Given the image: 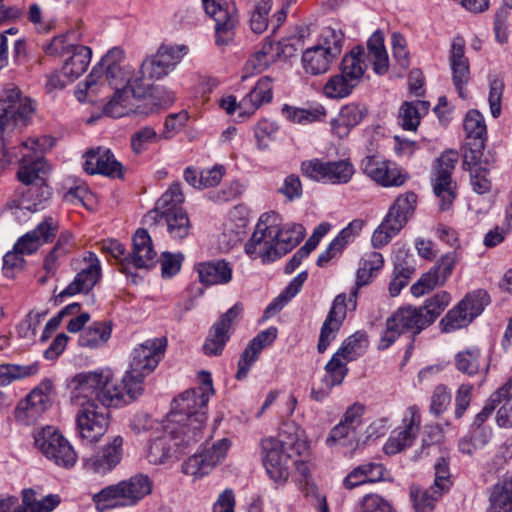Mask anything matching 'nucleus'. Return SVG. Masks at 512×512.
Returning <instances> with one entry per match:
<instances>
[{
  "label": "nucleus",
  "instance_id": "7c9ffc66",
  "mask_svg": "<svg viewBox=\"0 0 512 512\" xmlns=\"http://www.w3.org/2000/svg\"><path fill=\"white\" fill-rule=\"evenodd\" d=\"M50 407V396L42 389L32 390L16 409V418L26 424L34 423Z\"/></svg>",
  "mask_w": 512,
  "mask_h": 512
},
{
  "label": "nucleus",
  "instance_id": "9d476101",
  "mask_svg": "<svg viewBox=\"0 0 512 512\" xmlns=\"http://www.w3.org/2000/svg\"><path fill=\"white\" fill-rule=\"evenodd\" d=\"M123 57L124 54L121 49L113 48L109 50L86 77V88L91 89L97 85L104 86L108 84L115 89V92H117V89H121L120 86L126 84L129 78V73L121 67Z\"/></svg>",
  "mask_w": 512,
  "mask_h": 512
},
{
  "label": "nucleus",
  "instance_id": "58836bf2",
  "mask_svg": "<svg viewBox=\"0 0 512 512\" xmlns=\"http://www.w3.org/2000/svg\"><path fill=\"white\" fill-rule=\"evenodd\" d=\"M417 205V195L408 191L400 194L390 206L385 218L402 229L414 214Z\"/></svg>",
  "mask_w": 512,
  "mask_h": 512
},
{
  "label": "nucleus",
  "instance_id": "680f3d73",
  "mask_svg": "<svg viewBox=\"0 0 512 512\" xmlns=\"http://www.w3.org/2000/svg\"><path fill=\"white\" fill-rule=\"evenodd\" d=\"M273 98V84L269 76L261 77L254 88L247 95L254 109L259 108L264 103H269Z\"/></svg>",
  "mask_w": 512,
  "mask_h": 512
},
{
  "label": "nucleus",
  "instance_id": "6e6552de",
  "mask_svg": "<svg viewBox=\"0 0 512 512\" xmlns=\"http://www.w3.org/2000/svg\"><path fill=\"white\" fill-rule=\"evenodd\" d=\"M428 326V321L419 307L402 306L387 319L386 329L382 333L378 348L387 349L400 334L409 332L418 335Z\"/></svg>",
  "mask_w": 512,
  "mask_h": 512
},
{
  "label": "nucleus",
  "instance_id": "39448f33",
  "mask_svg": "<svg viewBox=\"0 0 512 512\" xmlns=\"http://www.w3.org/2000/svg\"><path fill=\"white\" fill-rule=\"evenodd\" d=\"M458 159V152L449 149L444 151L433 164L431 184L435 196L440 200L441 211L449 210L457 195V184L452 179V173Z\"/></svg>",
  "mask_w": 512,
  "mask_h": 512
},
{
  "label": "nucleus",
  "instance_id": "c85d7f7f",
  "mask_svg": "<svg viewBox=\"0 0 512 512\" xmlns=\"http://www.w3.org/2000/svg\"><path fill=\"white\" fill-rule=\"evenodd\" d=\"M101 277V266L98 258H89L86 266L75 276L74 280L55 298V301H62L65 296H74L78 293L89 292Z\"/></svg>",
  "mask_w": 512,
  "mask_h": 512
},
{
  "label": "nucleus",
  "instance_id": "aec40b11",
  "mask_svg": "<svg viewBox=\"0 0 512 512\" xmlns=\"http://www.w3.org/2000/svg\"><path fill=\"white\" fill-rule=\"evenodd\" d=\"M421 415L416 405L406 409L402 419V427L392 432L383 450L387 455H395L411 446L419 433Z\"/></svg>",
  "mask_w": 512,
  "mask_h": 512
},
{
  "label": "nucleus",
  "instance_id": "9b49d317",
  "mask_svg": "<svg viewBox=\"0 0 512 512\" xmlns=\"http://www.w3.org/2000/svg\"><path fill=\"white\" fill-rule=\"evenodd\" d=\"M280 438L268 437L261 442L262 461L269 477L275 482H285L289 477V450L293 444Z\"/></svg>",
  "mask_w": 512,
  "mask_h": 512
},
{
  "label": "nucleus",
  "instance_id": "dca6fc26",
  "mask_svg": "<svg viewBox=\"0 0 512 512\" xmlns=\"http://www.w3.org/2000/svg\"><path fill=\"white\" fill-rule=\"evenodd\" d=\"M230 445V441L223 438L214 442L210 447L203 448L182 464V472L195 479L208 475L216 465L225 459Z\"/></svg>",
  "mask_w": 512,
  "mask_h": 512
},
{
  "label": "nucleus",
  "instance_id": "4c0bfd02",
  "mask_svg": "<svg viewBox=\"0 0 512 512\" xmlns=\"http://www.w3.org/2000/svg\"><path fill=\"white\" fill-rule=\"evenodd\" d=\"M367 62L368 54L366 49L361 46L354 47L343 57L340 72L358 85L368 68Z\"/></svg>",
  "mask_w": 512,
  "mask_h": 512
},
{
  "label": "nucleus",
  "instance_id": "e433bc0d",
  "mask_svg": "<svg viewBox=\"0 0 512 512\" xmlns=\"http://www.w3.org/2000/svg\"><path fill=\"white\" fill-rule=\"evenodd\" d=\"M335 52L336 48H332V51H324L318 45L307 48L302 55L304 70L312 75L326 73L335 60Z\"/></svg>",
  "mask_w": 512,
  "mask_h": 512
},
{
  "label": "nucleus",
  "instance_id": "603ef678",
  "mask_svg": "<svg viewBox=\"0 0 512 512\" xmlns=\"http://www.w3.org/2000/svg\"><path fill=\"white\" fill-rule=\"evenodd\" d=\"M415 273V266L407 258H397L394 263V276L389 284V292L392 297L400 294Z\"/></svg>",
  "mask_w": 512,
  "mask_h": 512
},
{
  "label": "nucleus",
  "instance_id": "f704fd0d",
  "mask_svg": "<svg viewBox=\"0 0 512 512\" xmlns=\"http://www.w3.org/2000/svg\"><path fill=\"white\" fill-rule=\"evenodd\" d=\"M184 202V195L178 182L173 183L157 200L155 207L146 215V221H158V216L184 211L180 205Z\"/></svg>",
  "mask_w": 512,
  "mask_h": 512
},
{
  "label": "nucleus",
  "instance_id": "4d7b16f0",
  "mask_svg": "<svg viewBox=\"0 0 512 512\" xmlns=\"http://www.w3.org/2000/svg\"><path fill=\"white\" fill-rule=\"evenodd\" d=\"M466 137L472 141H486L487 127L483 115L475 109L467 112L464 123Z\"/></svg>",
  "mask_w": 512,
  "mask_h": 512
},
{
  "label": "nucleus",
  "instance_id": "f257e3e1",
  "mask_svg": "<svg viewBox=\"0 0 512 512\" xmlns=\"http://www.w3.org/2000/svg\"><path fill=\"white\" fill-rule=\"evenodd\" d=\"M70 401L76 408L75 432L86 443L98 442L109 426V407L130 403L110 369L76 374L70 380Z\"/></svg>",
  "mask_w": 512,
  "mask_h": 512
},
{
  "label": "nucleus",
  "instance_id": "69168bd1",
  "mask_svg": "<svg viewBox=\"0 0 512 512\" xmlns=\"http://www.w3.org/2000/svg\"><path fill=\"white\" fill-rule=\"evenodd\" d=\"M272 7V0L259 1L250 17V28L254 33L261 34L268 28V14Z\"/></svg>",
  "mask_w": 512,
  "mask_h": 512
},
{
  "label": "nucleus",
  "instance_id": "338daca9",
  "mask_svg": "<svg viewBox=\"0 0 512 512\" xmlns=\"http://www.w3.org/2000/svg\"><path fill=\"white\" fill-rule=\"evenodd\" d=\"M161 138V135H158L152 127L146 126L132 134L131 148L136 154H139L145 151L150 144L157 143Z\"/></svg>",
  "mask_w": 512,
  "mask_h": 512
},
{
  "label": "nucleus",
  "instance_id": "ddd939ff",
  "mask_svg": "<svg viewBox=\"0 0 512 512\" xmlns=\"http://www.w3.org/2000/svg\"><path fill=\"white\" fill-rule=\"evenodd\" d=\"M301 171L310 179L331 184H346L355 173L353 164L347 159L326 162L319 159L304 161Z\"/></svg>",
  "mask_w": 512,
  "mask_h": 512
},
{
  "label": "nucleus",
  "instance_id": "49530a36",
  "mask_svg": "<svg viewBox=\"0 0 512 512\" xmlns=\"http://www.w3.org/2000/svg\"><path fill=\"white\" fill-rule=\"evenodd\" d=\"M307 277L308 274L306 271H302L294 277L286 288L266 307L265 315L271 317L280 312L288 302L299 293Z\"/></svg>",
  "mask_w": 512,
  "mask_h": 512
},
{
  "label": "nucleus",
  "instance_id": "c756f323",
  "mask_svg": "<svg viewBox=\"0 0 512 512\" xmlns=\"http://www.w3.org/2000/svg\"><path fill=\"white\" fill-rule=\"evenodd\" d=\"M276 233L274 240L276 245V256H283L290 253L304 239L306 229L301 224L291 223L282 224V218L274 212Z\"/></svg>",
  "mask_w": 512,
  "mask_h": 512
},
{
  "label": "nucleus",
  "instance_id": "a878e982",
  "mask_svg": "<svg viewBox=\"0 0 512 512\" xmlns=\"http://www.w3.org/2000/svg\"><path fill=\"white\" fill-rule=\"evenodd\" d=\"M178 431V426H173L166 421L163 433L150 442L147 459L151 464H163L172 456V452H178L176 445L183 443V440L179 441Z\"/></svg>",
  "mask_w": 512,
  "mask_h": 512
},
{
  "label": "nucleus",
  "instance_id": "4be33fe9",
  "mask_svg": "<svg viewBox=\"0 0 512 512\" xmlns=\"http://www.w3.org/2000/svg\"><path fill=\"white\" fill-rule=\"evenodd\" d=\"M243 307L236 303L220 319L214 323L203 345V351L208 356H218L230 338L229 330L232 322L242 313Z\"/></svg>",
  "mask_w": 512,
  "mask_h": 512
},
{
  "label": "nucleus",
  "instance_id": "6ab92c4d",
  "mask_svg": "<svg viewBox=\"0 0 512 512\" xmlns=\"http://www.w3.org/2000/svg\"><path fill=\"white\" fill-rule=\"evenodd\" d=\"M275 225L274 211L263 213L259 217L250 239L245 244V252L257 256H276L273 237L277 231Z\"/></svg>",
  "mask_w": 512,
  "mask_h": 512
},
{
  "label": "nucleus",
  "instance_id": "bf43d9fd",
  "mask_svg": "<svg viewBox=\"0 0 512 512\" xmlns=\"http://www.w3.org/2000/svg\"><path fill=\"white\" fill-rule=\"evenodd\" d=\"M451 296L445 291L435 294L430 299L426 300L420 310L428 321L429 326L436 320V318L444 311L450 303Z\"/></svg>",
  "mask_w": 512,
  "mask_h": 512
},
{
  "label": "nucleus",
  "instance_id": "7ed1b4c3",
  "mask_svg": "<svg viewBox=\"0 0 512 512\" xmlns=\"http://www.w3.org/2000/svg\"><path fill=\"white\" fill-rule=\"evenodd\" d=\"M166 339H148L134 348L130 368L118 385L128 401H133L143 393L144 378L158 366L164 356Z\"/></svg>",
  "mask_w": 512,
  "mask_h": 512
},
{
  "label": "nucleus",
  "instance_id": "c03bdc74",
  "mask_svg": "<svg viewBox=\"0 0 512 512\" xmlns=\"http://www.w3.org/2000/svg\"><path fill=\"white\" fill-rule=\"evenodd\" d=\"M275 43L269 38L265 39L261 48L252 54L245 63V71L247 73H260L266 70L271 64L278 60V52Z\"/></svg>",
  "mask_w": 512,
  "mask_h": 512
},
{
  "label": "nucleus",
  "instance_id": "5fc2aeb1",
  "mask_svg": "<svg viewBox=\"0 0 512 512\" xmlns=\"http://www.w3.org/2000/svg\"><path fill=\"white\" fill-rule=\"evenodd\" d=\"M347 363L339 355L333 354L325 366V375L322 379L327 390L343 382L348 372Z\"/></svg>",
  "mask_w": 512,
  "mask_h": 512
},
{
  "label": "nucleus",
  "instance_id": "2eb2a0df",
  "mask_svg": "<svg viewBox=\"0 0 512 512\" xmlns=\"http://www.w3.org/2000/svg\"><path fill=\"white\" fill-rule=\"evenodd\" d=\"M205 12L215 21V36L218 46L230 43L239 22L235 5L225 0H202Z\"/></svg>",
  "mask_w": 512,
  "mask_h": 512
},
{
  "label": "nucleus",
  "instance_id": "774afa93",
  "mask_svg": "<svg viewBox=\"0 0 512 512\" xmlns=\"http://www.w3.org/2000/svg\"><path fill=\"white\" fill-rule=\"evenodd\" d=\"M485 141L467 142L463 148V168L473 170L480 168L479 164L483 156Z\"/></svg>",
  "mask_w": 512,
  "mask_h": 512
},
{
  "label": "nucleus",
  "instance_id": "a211bd4d",
  "mask_svg": "<svg viewBox=\"0 0 512 512\" xmlns=\"http://www.w3.org/2000/svg\"><path fill=\"white\" fill-rule=\"evenodd\" d=\"M124 440L117 435L103 444L90 457L83 459L84 469L92 474L105 476L110 474L121 463L124 456Z\"/></svg>",
  "mask_w": 512,
  "mask_h": 512
},
{
  "label": "nucleus",
  "instance_id": "f03ea898",
  "mask_svg": "<svg viewBox=\"0 0 512 512\" xmlns=\"http://www.w3.org/2000/svg\"><path fill=\"white\" fill-rule=\"evenodd\" d=\"M201 385L188 389L181 393L173 401V407L167 417V422L173 426L181 420H189L192 424L190 440H195L200 433V427H204L207 414V403L214 393L211 375L208 372L200 373Z\"/></svg>",
  "mask_w": 512,
  "mask_h": 512
},
{
  "label": "nucleus",
  "instance_id": "4468645a",
  "mask_svg": "<svg viewBox=\"0 0 512 512\" xmlns=\"http://www.w3.org/2000/svg\"><path fill=\"white\" fill-rule=\"evenodd\" d=\"M188 47L184 44H162L155 55L142 62L140 73L148 79H161L168 75L188 53Z\"/></svg>",
  "mask_w": 512,
  "mask_h": 512
},
{
  "label": "nucleus",
  "instance_id": "473e14b6",
  "mask_svg": "<svg viewBox=\"0 0 512 512\" xmlns=\"http://www.w3.org/2000/svg\"><path fill=\"white\" fill-rule=\"evenodd\" d=\"M195 270L205 286L227 284L232 279V268L224 259L197 263Z\"/></svg>",
  "mask_w": 512,
  "mask_h": 512
},
{
  "label": "nucleus",
  "instance_id": "412c9836",
  "mask_svg": "<svg viewBox=\"0 0 512 512\" xmlns=\"http://www.w3.org/2000/svg\"><path fill=\"white\" fill-rule=\"evenodd\" d=\"M348 309H352L349 298L346 294H338L330 308V311L321 327L317 350L324 353L329 344L335 339L336 333L339 331L343 321L346 318Z\"/></svg>",
  "mask_w": 512,
  "mask_h": 512
},
{
  "label": "nucleus",
  "instance_id": "37998d69",
  "mask_svg": "<svg viewBox=\"0 0 512 512\" xmlns=\"http://www.w3.org/2000/svg\"><path fill=\"white\" fill-rule=\"evenodd\" d=\"M363 226L364 221L361 219H354L351 221L328 244L323 256H336L338 254H342L346 247L356 240Z\"/></svg>",
  "mask_w": 512,
  "mask_h": 512
},
{
  "label": "nucleus",
  "instance_id": "0e129e2a",
  "mask_svg": "<svg viewBox=\"0 0 512 512\" xmlns=\"http://www.w3.org/2000/svg\"><path fill=\"white\" fill-rule=\"evenodd\" d=\"M367 345V334L364 331H357L346 338L335 354L349 362L357 351Z\"/></svg>",
  "mask_w": 512,
  "mask_h": 512
},
{
  "label": "nucleus",
  "instance_id": "a19ab883",
  "mask_svg": "<svg viewBox=\"0 0 512 512\" xmlns=\"http://www.w3.org/2000/svg\"><path fill=\"white\" fill-rule=\"evenodd\" d=\"M112 328L107 322H93L79 335L78 345L86 349H97L103 346L111 337Z\"/></svg>",
  "mask_w": 512,
  "mask_h": 512
},
{
  "label": "nucleus",
  "instance_id": "8fccbe9b",
  "mask_svg": "<svg viewBox=\"0 0 512 512\" xmlns=\"http://www.w3.org/2000/svg\"><path fill=\"white\" fill-rule=\"evenodd\" d=\"M281 111L286 119L296 124L321 121L326 116V110L321 105L305 109L285 104Z\"/></svg>",
  "mask_w": 512,
  "mask_h": 512
},
{
  "label": "nucleus",
  "instance_id": "f3484780",
  "mask_svg": "<svg viewBox=\"0 0 512 512\" xmlns=\"http://www.w3.org/2000/svg\"><path fill=\"white\" fill-rule=\"evenodd\" d=\"M360 168L367 177L385 188L400 187L408 179V175L396 163L377 155L366 156Z\"/></svg>",
  "mask_w": 512,
  "mask_h": 512
},
{
  "label": "nucleus",
  "instance_id": "5701e85b",
  "mask_svg": "<svg viewBox=\"0 0 512 512\" xmlns=\"http://www.w3.org/2000/svg\"><path fill=\"white\" fill-rule=\"evenodd\" d=\"M31 150L34 156L23 154L20 161V167L17 172L18 180L27 187L32 185L46 184V175L50 171L49 165L43 156L37 154V148L40 147L39 140H31Z\"/></svg>",
  "mask_w": 512,
  "mask_h": 512
},
{
  "label": "nucleus",
  "instance_id": "b1692460",
  "mask_svg": "<svg viewBox=\"0 0 512 512\" xmlns=\"http://www.w3.org/2000/svg\"><path fill=\"white\" fill-rule=\"evenodd\" d=\"M453 84L462 99H466L465 86L470 80L469 60L465 57V41L462 37L454 38L449 55Z\"/></svg>",
  "mask_w": 512,
  "mask_h": 512
},
{
  "label": "nucleus",
  "instance_id": "423d86ee",
  "mask_svg": "<svg viewBox=\"0 0 512 512\" xmlns=\"http://www.w3.org/2000/svg\"><path fill=\"white\" fill-rule=\"evenodd\" d=\"M34 442L37 449L59 467L70 469L77 462L78 456L73 446L55 427L42 428L35 434Z\"/></svg>",
  "mask_w": 512,
  "mask_h": 512
},
{
  "label": "nucleus",
  "instance_id": "72a5a7b5",
  "mask_svg": "<svg viewBox=\"0 0 512 512\" xmlns=\"http://www.w3.org/2000/svg\"><path fill=\"white\" fill-rule=\"evenodd\" d=\"M367 115L364 105L350 103L343 106L337 118L331 122L332 132L339 138L346 137L350 130L360 124Z\"/></svg>",
  "mask_w": 512,
  "mask_h": 512
},
{
  "label": "nucleus",
  "instance_id": "6e6d98bb",
  "mask_svg": "<svg viewBox=\"0 0 512 512\" xmlns=\"http://www.w3.org/2000/svg\"><path fill=\"white\" fill-rule=\"evenodd\" d=\"M356 86V83L340 72L328 79L323 87V93L331 99H342L349 96Z\"/></svg>",
  "mask_w": 512,
  "mask_h": 512
},
{
  "label": "nucleus",
  "instance_id": "393cba45",
  "mask_svg": "<svg viewBox=\"0 0 512 512\" xmlns=\"http://www.w3.org/2000/svg\"><path fill=\"white\" fill-rule=\"evenodd\" d=\"M85 171L91 175L101 174L111 178H122L123 167L109 149L97 147L85 153Z\"/></svg>",
  "mask_w": 512,
  "mask_h": 512
},
{
  "label": "nucleus",
  "instance_id": "864d4df0",
  "mask_svg": "<svg viewBox=\"0 0 512 512\" xmlns=\"http://www.w3.org/2000/svg\"><path fill=\"white\" fill-rule=\"evenodd\" d=\"M162 220L167 225V230L171 237L175 239H183L189 234L191 223L185 211H179L176 213L171 212L158 216V221L156 223Z\"/></svg>",
  "mask_w": 512,
  "mask_h": 512
},
{
  "label": "nucleus",
  "instance_id": "79ce46f5",
  "mask_svg": "<svg viewBox=\"0 0 512 512\" xmlns=\"http://www.w3.org/2000/svg\"><path fill=\"white\" fill-rule=\"evenodd\" d=\"M368 60L373 62V70L378 75L385 74L389 69L388 54L384 46V35L375 31L367 41Z\"/></svg>",
  "mask_w": 512,
  "mask_h": 512
},
{
  "label": "nucleus",
  "instance_id": "09e8293b",
  "mask_svg": "<svg viewBox=\"0 0 512 512\" xmlns=\"http://www.w3.org/2000/svg\"><path fill=\"white\" fill-rule=\"evenodd\" d=\"M443 493L434 485L429 488L412 485L410 488V497L416 512H433L435 503Z\"/></svg>",
  "mask_w": 512,
  "mask_h": 512
},
{
  "label": "nucleus",
  "instance_id": "bb28decb",
  "mask_svg": "<svg viewBox=\"0 0 512 512\" xmlns=\"http://www.w3.org/2000/svg\"><path fill=\"white\" fill-rule=\"evenodd\" d=\"M454 266L453 258H440L428 272L422 274L418 281L411 286L412 295L421 297L437 286L444 285Z\"/></svg>",
  "mask_w": 512,
  "mask_h": 512
},
{
  "label": "nucleus",
  "instance_id": "de8ad7c7",
  "mask_svg": "<svg viewBox=\"0 0 512 512\" xmlns=\"http://www.w3.org/2000/svg\"><path fill=\"white\" fill-rule=\"evenodd\" d=\"M487 512H512V478L492 487Z\"/></svg>",
  "mask_w": 512,
  "mask_h": 512
},
{
  "label": "nucleus",
  "instance_id": "1a4fd4ad",
  "mask_svg": "<svg viewBox=\"0 0 512 512\" xmlns=\"http://www.w3.org/2000/svg\"><path fill=\"white\" fill-rule=\"evenodd\" d=\"M490 303V296L483 289L468 293L440 321L442 331L449 333L467 327Z\"/></svg>",
  "mask_w": 512,
  "mask_h": 512
},
{
  "label": "nucleus",
  "instance_id": "13d9d810",
  "mask_svg": "<svg viewBox=\"0 0 512 512\" xmlns=\"http://www.w3.org/2000/svg\"><path fill=\"white\" fill-rule=\"evenodd\" d=\"M499 389H504L505 392L500 394L499 402H497V406L499 409L496 415V422L498 426L503 428L512 427V383L511 381L505 383Z\"/></svg>",
  "mask_w": 512,
  "mask_h": 512
},
{
  "label": "nucleus",
  "instance_id": "20e7f679",
  "mask_svg": "<svg viewBox=\"0 0 512 512\" xmlns=\"http://www.w3.org/2000/svg\"><path fill=\"white\" fill-rule=\"evenodd\" d=\"M153 482L148 475L138 473L116 484L108 485L94 494L92 500L98 511L131 507L151 494Z\"/></svg>",
  "mask_w": 512,
  "mask_h": 512
},
{
  "label": "nucleus",
  "instance_id": "2f4dec72",
  "mask_svg": "<svg viewBox=\"0 0 512 512\" xmlns=\"http://www.w3.org/2000/svg\"><path fill=\"white\" fill-rule=\"evenodd\" d=\"M55 236V228L51 222H41L35 229L20 237L13 247L15 254H33L44 243Z\"/></svg>",
  "mask_w": 512,
  "mask_h": 512
},
{
  "label": "nucleus",
  "instance_id": "3c124183",
  "mask_svg": "<svg viewBox=\"0 0 512 512\" xmlns=\"http://www.w3.org/2000/svg\"><path fill=\"white\" fill-rule=\"evenodd\" d=\"M50 196L51 192L47 184L29 186L22 192L21 208L38 211L44 207L43 204L49 200Z\"/></svg>",
  "mask_w": 512,
  "mask_h": 512
},
{
  "label": "nucleus",
  "instance_id": "ea45409f",
  "mask_svg": "<svg viewBox=\"0 0 512 512\" xmlns=\"http://www.w3.org/2000/svg\"><path fill=\"white\" fill-rule=\"evenodd\" d=\"M92 56V50L88 46L77 45L68 55L65 61L62 72L73 81L80 77L88 68Z\"/></svg>",
  "mask_w": 512,
  "mask_h": 512
},
{
  "label": "nucleus",
  "instance_id": "cd10ccee",
  "mask_svg": "<svg viewBox=\"0 0 512 512\" xmlns=\"http://www.w3.org/2000/svg\"><path fill=\"white\" fill-rule=\"evenodd\" d=\"M277 337L276 328H269L258 333L247 345L238 361L236 379L241 381L248 376L250 367L257 361L261 351L269 346Z\"/></svg>",
  "mask_w": 512,
  "mask_h": 512
},
{
  "label": "nucleus",
  "instance_id": "052dcab7",
  "mask_svg": "<svg viewBox=\"0 0 512 512\" xmlns=\"http://www.w3.org/2000/svg\"><path fill=\"white\" fill-rule=\"evenodd\" d=\"M451 296L445 291L435 294L430 299L426 300L420 310L428 321L429 326L436 320V318L444 311L450 303Z\"/></svg>",
  "mask_w": 512,
  "mask_h": 512
},
{
  "label": "nucleus",
  "instance_id": "e2e57ef3",
  "mask_svg": "<svg viewBox=\"0 0 512 512\" xmlns=\"http://www.w3.org/2000/svg\"><path fill=\"white\" fill-rule=\"evenodd\" d=\"M357 436V431L353 430L340 421L331 429L329 436L326 439V444L330 447L335 444H340L345 447H352L357 444Z\"/></svg>",
  "mask_w": 512,
  "mask_h": 512
},
{
  "label": "nucleus",
  "instance_id": "0eeeda50",
  "mask_svg": "<svg viewBox=\"0 0 512 512\" xmlns=\"http://www.w3.org/2000/svg\"><path fill=\"white\" fill-rule=\"evenodd\" d=\"M36 111L35 102L16 86L0 92V117L8 129L27 126Z\"/></svg>",
  "mask_w": 512,
  "mask_h": 512
},
{
  "label": "nucleus",
  "instance_id": "f8f14e48",
  "mask_svg": "<svg viewBox=\"0 0 512 512\" xmlns=\"http://www.w3.org/2000/svg\"><path fill=\"white\" fill-rule=\"evenodd\" d=\"M146 77L128 81L122 89H117L111 100L103 107V113L113 118H120L135 112V101L145 98L151 90Z\"/></svg>",
  "mask_w": 512,
  "mask_h": 512
},
{
  "label": "nucleus",
  "instance_id": "c9c22d12",
  "mask_svg": "<svg viewBox=\"0 0 512 512\" xmlns=\"http://www.w3.org/2000/svg\"><path fill=\"white\" fill-rule=\"evenodd\" d=\"M456 369L470 377L482 375L485 377L489 370L487 361L482 360L481 352L476 347L460 351L454 358Z\"/></svg>",
  "mask_w": 512,
  "mask_h": 512
},
{
  "label": "nucleus",
  "instance_id": "a18cd8bd",
  "mask_svg": "<svg viewBox=\"0 0 512 512\" xmlns=\"http://www.w3.org/2000/svg\"><path fill=\"white\" fill-rule=\"evenodd\" d=\"M383 258H375L373 260H364L356 272L355 286L352 288L349 295V302L352 309L357 307L358 291L361 287L368 285L372 282L377 272L383 267Z\"/></svg>",
  "mask_w": 512,
  "mask_h": 512
}]
</instances>
